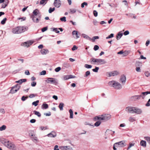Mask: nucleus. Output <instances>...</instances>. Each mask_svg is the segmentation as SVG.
I'll return each mask as SVG.
<instances>
[{
  "label": "nucleus",
  "mask_w": 150,
  "mask_h": 150,
  "mask_svg": "<svg viewBox=\"0 0 150 150\" xmlns=\"http://www.w3.org/2000/svg\"><path fill=\"white\" fill-rule=\"evenodd\" d=\"M39 102V100H37L35 101H34L32 103V104L33 105H34L35 106H36L38 105V104Z\"/></svg>",
  "instance_id": "35"
},
{
  "label": "nucleus",
  "mask_w": 150,
  "mask_h": 150,
  "mask_svg": "<svg viewBox=\"0 0 150 150\" xmlns=\"http://www.w3.org/2000/svg\"><path fill=\"white\" fill-rule=\"evenodd\" d=\"M45 82L48 83L53 84L56 85L58 84V80L54 78H48L45 80Z\"/></svg>",
  "instance_id": "4"
},
{
  "label": "nucleus",
  "mask_w": 150,
  "mask_h": 150,
  "mask_svg": "<svg viewBox=\"0 0 150 150\" xmlns=\"http://www.w3.org/2000/svg\"><path fill=\"white\" fill-rule=\"evenodd\" d=\"M134 108L130 106L127 107L126 108L125 111L128 113L134 114Z\"/></svg>",
  "instance_id": "10"
},
{
  "label": "nucleus",
  "mask_w": 150,
  "mask_h": 150,
  "mask_svg": "<svg viewBox=\"0 0 150 150\" xmlns=\"http://www.w3.org/2000/svg\"><path fill=\"white\" fill-rule=\"evenodd\" d=\"M113 87L117 89H121L122 88L121 84L115 81H113Z\"/></svg>",
  "instance_id": "8"
},
{
  "label": "nucleus",
  "mask_w": 150,
  "mask_h": 150,
  "mask_svg": "<svg viewBox=\"0 0 150 150\" xmlns=\"http://www.w3.org/2000/svg\"><path fill=\"white\" fill-rule=\"evenodd\" d=\"M40 52L42 55H46L49 53V51L47 49H42L40 50Z\"/></svg>",
  "instance_id": "19"
},
{
  "label": "nucleus",
  "mask_w": 150,
  "mask_h": 150,
  "mask_svg": "<svg viewBox=\"0 0 150 150\" xmlns=\"http://www.w3.org/2000/svg\"><path fill=\"white\" fill-rule=\"evenodd\" d=\"M25 74L27 75H30V73L29 72V71L28 70H26L25 71Z\"/></svg>",
  "instance_id": "60"
},
{
  "label": "nucleus",
  "mask_w": 150,
  "mask_h": 150,
  "mask_svg": "<svg viewBox=\"0 0 150 150\" xmlns=\"http://www.w3.org/2000/svg\"><path fill=\"white\" fill-rule=\"evenodd\" d=\"M41 108L42 109H46L48 108V105L44 103L42 105Z\"/></svg>",
  "instance_id": "27"
},
{
  "label": "nucleus",
  "mask_w": 150,
  "mask_h": 150,
  "mask_svg": "<svg viewBox=\"0 0 150 150\" xmlns=\"http://www.w3.org/2000/svg\"><path fill=\"white\" fill-rule=\"evenodd\" d=\"M99 48V46L97 45H95L94 46L93 49L95 51L98 50Z\"/></svg>",
  "instance_id": "48"
},
{
  "label": "nucleus",
  "mask_w": 150,
  "mask_h": 150,
  "mask_svg": "<svg viewBox=\"0 0 150 150\" xmlns=\"http://www.w3.org/2000/svg\"><path fill=\"white\" fill-rule=\"evenodd\" d=\"M128 120L130 122H133L136 121V119L134 117L130 116L128 118Z\"/></svg>",
  "instance_id": "22"
},
{
  "label": "nucleus",
  "mask_w": 150,
  "mask_h": 150,
  "mask_svg": "<svg viewBox=\"0 0 150 150\" xmlns=\"http://www.w3.org/2000/svg\"><path fill=\"white\" fill-rule=\"evenodd\" d=\"M36 85V83L35 81H33L31 83V86L33 87L35 86Z\"/></svg>",
  "instance_id": "54"
},
{
  "label": "nucleus",
  "mask_w": 150,
  "mask_h": 150,
  "mask_svg": "<svg viewBox=\"0 0 150 150\" xmlns=\"http://www.w3.org/2000/svg\"><path fill=\"white\" fill-rule=\"evenodd\" d=\"M0 112L2 114H4L5 112L4 109L1 108L0 109Z\"/></svg>",
  "instance_id": "53"
},
{
  "label": "nucleus",
  "mask_w": 150,
  "mask_h": 150,
  "mask_svg": "<svg viewBox=\"0 0 150 150\" xmlns=\"http://www.w3.org/2000/svg\"><path fill=\"white\" fill-rule=\"evenodd\" d=\"M120 80L122 84H124L126 81V76L124 75H122L121 76Z\"/></svg>",
  "instance_id": "13"
},
{
  "label": "nucleus",
  "mask_w": 150,
  "mask_h": 150,
  "mask_svg": "<svg viewBox=\"0 0 150 150\" xmlns=\"http://www.w3.org/2000/svg\"><path fill=\"white\" fill-rule=\"evenodd\" d=\"M78 49V47H77L76 45H74L73 46V47L72 48V51Z\"/></svg>",
  "instance_id": "58"
},
{
  "label": "nucleus",
  "mask_w": 150,
  "mask_h": 150,
  "mask_svg": "<svg viewBox=\"0 0 150 150\" xmlns=\"http://www.w3.org/2000/svg\"><path fill=\"white\" fill-rule=\"evenodd\" d=\"M134 143H130L129 144V146L127 148V149H129L130 148H131L132 146H134Z\"/></svg>",
  "instance_id": "52"
},
{
  "label": "nucleus",
  "mask_w": 150,
  "mask_h": 150,
  "mask_svg": "<svg viewBox=\"0 0 150 150\" xmlns=\"http://www.w3.org/2000/svg\"><path fill=\"white\" fill-rule=\"evenodd\" d=\"M1 143L8 148L10 149H13L15 147V145L12 144L10 141H1Z\"/></svg>",
  "instance_id": "5"
},
{
  "label": "nucleus",
  "mask_w": 150,
  "mask_h": 150,
  "mask_svg": "<svg viewBox=\"0 0 150 150\" xmlns=\"http://www.w3.org/2000/svg\"><path fill=\"white\" fill-rule=\"evenodd\" d=\"M40 129L41 130H43L47 129H48V128H47V127H44L41 126L40 127Z\"/></svg>",
  "instance_id": "47"
},
{
  "label": "nucleus",
  "mask_w": 150,
  "mask_h": 150,
  "mask_svg": "<svg viewBox=\"0 0 150 150\" xmlns=\"http://www.w3.org/2000/svg\"><path fill=\"white\" fill-rule=\"evenodd\" d=\"M33 43V42L30 41L25 42L22 44V45L25 47H28Z\"/></svg>",
  "instance_id": "15"
},
{
  "label": "nucleus",
  "mask_w": 150,
  "mask_h": 150,
  "mask_svg": "<svg viewBox=\"0 0 150 150\" xmlns=\"http://www.w3.org/2000/svg\"><path fill=\"white\" fill-rule=\"evenodd\" d=\"M27 30V28L26 27H17L13 28L12 32L13 34H19L25 32Z\"/></svg>",
  "instance_id": "2"
},
{
  "label": "nucleus",
  "mask_w": 150,
  "mask_h": 150,
  "mask_svg": "<svg viewBox=\"0 0 150 150\" xmlns=\"http://www.w3.org/2000/svg\"><path fill=\"white\" fill-rule=\"evenodd\" d=\"M35 95L34 94H31L29 96V97L30 98H32L35 97Z\"/></svg>",
  "instance_id": "63"
},
{
  "label": "nucleus",
  "mask_w": 150,
  "mask_h": 150,
  "mask_svg": "<svg viewBox=\"0 0 150 150\" xmlns=\"http://www.w3.org/2000/svg\"><path fill=\"white\" fill-rule=\"evenodd\" d=\"M62 150H71V148L69 146H62L60 147Z\"/></svg>",
  "instance_id": "21"
},
{
  "label": "nucleus",
  "mask_w": 150,
  "mask_h": 150,
  "mask_svg": "<svg viewBox=\"0 0 150 150\" xmlns=\"http://www.w3.org/2000/svg\"><path fill=\"white\" fill-rule=\"evenodd\" d=\"M88 5V4L86 2H84L81 4V7L82 8H83L84 6H87Z\"/></svg>",
  "instance_id": "42"
},
{
  "label": "nucleus",
  "mask_w": 150,
  "mask_h": 150,
  "mask_svg": "<svg viewBox=\"0 0 150 150\" xmlns=\"http://www.w3.org/2000/svg\"><path fill=\"white\" fill-rule=\"evenodd\" d=\"M48 0H41L40 2V4H45L47 3Z\"/></svg>",
  "instance_id": "37"
},
{
  "label": "nucleus",
  "mask_w": 150,
  "mask_h": 150,
  "mask_svg": "<svg viewBox=\"0 0 150 150\" xmlns=\"http://www.w3.org/2000/svg\"><path fill=\"white\" fill-rule=\"evenodd\" d=\"M21 88V86L18 84H17L14 86L12 87L10 91V93L13 94L16 92Z\"/></svg>",
  "instance_id": "7"
},
{
  "label": "nucleus",
  "mask_w": 150,
  "mask_h": 150,
  "mask_svg": "<svg viewBox=\"0 0 150 150\" xmlns=\"http://www.w3.org/2000/svg\"><path fill=\"white\" fill-rule=\"evenodd\" d=\"M125 145V144L124 141H120L119 142L115 143L113 146V149L114 150H116L117 148L120 147H122L124 146Z\"/></svg>",
  "instance_id": "6"
},
{
  "label": "nucleus",
  "mask_w": 150,
  "mask_h": 150,
  "mask_svg": "<svg viewBox=\"0 0 150 150\" xmlns=\"http://www.w3.org/2000/svg\"><path fill=\"white\" fill-rule=\"evenodd\" d=\"M143 96H144V99L145 98V96L149 94H150V91H146L145 92H143L142 93Z\"/></svg>",
  "instance_id": "31"
},
{
  "label": "nucleus",
  "mask_w": 150,
  "mask_h": 150,
  "mask_svg": "<svg viewBox=\"0 0 150 150\" xmlns=\"http://www.w3.org/2000/svg\"><path fill=\"white\" fill-rule=\"evenodd\" d=\"M84 67L87 69H91L92 68V67L91 65L88 64H85L84 65Z\"/></svg>",
  "instance_id": "38"
},
{
  "label": "nucleus",
  "mask_w": 150,
  "mask_h": 150,
  "mask_svg": "<svg viewBox=\"0 0 150 150\" xmlns=\"http://www.w3.org/2000/svg\"><path fill=\"white\" fill-rule=\"evenodd\" d=\"M100 123L101 122L100 121H99L96 122L95 123L94 125L96 127H98V126L100 125Z\"/></svg>",
  "instance_id": "40"
},
{
  "label": "nucleus",
  "mask_w": 150,
  "mask_h": 150,
  "mask_svg": "<svg viewBox=\"0 0 150 150\" xmlns=\"http://www.w3.org/2000/svg\"><path fill=\"white\" fill-rule=\"evenodd\" d=\"M57 135L56 133L54 131H52L47 135V136L50 137H55Z\"/></svg>",
  "instance_id": "18"
},
{
  "label": "nucleus",
  "mask_w": 150,
  "mask_h": 150,
  "mask_svg": "<svg viewBox=\"0 0 150 150\" xmlns=\"http://www.w3.org/2000/svg\"><path fill=\"white\" fill-rule=\"evenodd\" d=\"M26 18L25 17H22V18H18V20H20L21 19V21H23L25 20L26 19Z\"/></svg>",
  "instance_id": "62"
},
{
  "label": "nucleus",
  "mask_w": 150,
  "mask_h": 150,
  "mask_svg": "<svg viewBox=\"0 0 150 150\" xmlns=\"http://www.w3.org/2000/svg\"><path fill=\"white\" fill-rule=\"evenodd\" d=\"M106 75L108 77H110L112 75V72H108L106 74Z\"/></svg>",
  "instance_id": "39"
},
{
  "label": "nucleus",
  "mask_w": 150,
  "mask_h": 150,
  "mask_svg": "<svg viewBox=\"0 0 150 150\" xmlns=\"http://www.w3.org/2000/svg\"><path fill=\"white\" fill-rule=\"evenodd\" d=\"M6 18H4L1 22V23L2 24H4L6 22Z\"/></svg>",
  "instance_id": "46"
},
{
  "label": "nucleus",
  "mask_w": 150,
  "mask_h": 150,
  "mask_svg": "<svg viewBox=\"0 0 150 150\" xmlns=\"http://www.w3.org/2000/svg\"><path fill=\"white\" fill-rule=\"evenodd\" d=\"M150 102V98L149 99L148 101L146 103V106H150V103L149 102Z\"/></svg>",
  "instance_id": "57"
},
{
  "label": "nucleus",
  "mask_w": 150,
  "mask_h": 150,
  "mask_svg": "<svg viewBox=\"0 0 150 150\" xmlns=\"http://www.w3.org/2000/svg\"><path fill=\"white\" fill-rule=\"evenodd\" d=\"M55 10L54 8H50L49 10V12L50 13H51L52 12H53Z\"/></svg>",
  "instance_id": "43"
},
{
  "label": "nucleus",
  "mask_w": 150,
  "mask_h": 150,
  "mask_svg": "<svg viewBox=\"0 0 150 150\" xmlns=\"http://www.w3.org/2000/svg\"><path fill=\"white\" fill-rule=\"evenodd\" d=\"M52 29L53 31L57 33H59V32L58 29L60 30L61 32L63 30L62 28H59V29L57 28H52Z\"/></svg>",
  "instance_id": "23"
},
{
  "label": "nucleus",
  "mask_w": 150,
  "mask_h": 150,
  "mask_svg": "<svg viewBox=\"0 0 150 150\" xmlns=\"http://www.w3.org/2000/svg\"><path fill=\"white\" fill-rule=\"evenodd\" d=\"M6 127L5 125H3L0 127V131H2L6 129Z\"/></svg>",
  "instance_id": "32"
},
{
  "label": "nucleus",
  "mask_w": 150,
  "mask_h": 150,
  "mask_svg": "<svg viewBox=\"0 0 150 150\" xmlns=\"http://www.w3.org/2000/svg\"><path fill=\"white\" fill-rule=\"evenodd\" d=\"M81 36L84 38L89 40H91V38L88 36L84 34H82Z\"/></svg>",
  "instance_id": "24"
},
{
  "label": "nucleus",
  "mask_w": 150,
  "mask_h": 150,
  "mask_svg": "<svg viewBox=\"0 0 150 150\" xmlns=\"http://www.w3.org/2000/svg\"><path fill=\"white\" fill-rule=\"evenodd\" d=\"M76 77L72 75H65L63 76L62 79L64 80H66L74 78Z\"/></svg>",
  "instance_id": "16"
},
{
  "label": "nucleus",
  "mask_w": 150,
  "mask_h": 150,
  "mask_svg": "<svg viewBox=\"0 0 150 150\" xmlns=\"http://www.w3.org/2000/svg\"><path fill=\"white\" fill-rule=\"evenodd\" d=\"M64 104L62 103H60L59 106V107L61 110H63V107L64 106Z\"/></svg>",
  "instance_id": "29"
},
{
  "label": "nucleus",
  "mask_w": 150,
  "mask_h": 150,
  "mask_svg": "<svg viewBox=\"0 0 150 150\" xmlns=\"http://www.w3.org/2000/svg\"><path fill=\"white\" fill-rule=\"evenodd\" d=\"M140 144L141 146L144 147H146V141H140Z\"/></svg>",
  "instance_id": "34"
},
{
  "label": "nucleus",
  "mask_w": 150,
  "mask_h": 150,
  "mask_svg": "<svg viewBox=\"0 0 150 150\" xmlns=\"http://www.w3.org/2000/svg\"><path fill=\"white\" fill-rule=\"evenodd\" d=\"M111 117V116L110 114H108L99 116L96 117L95 118L96 119L97 118V119L99 120H102L105 121L109 120Z\"/></svg>",
  "instance_id": "3"
},
{
  "label": "nucleus",
  "mask_w": 150,
  "mask_h": 150,
  "mask_svg": "<svg viewBox=\"0 0 150 150\" xmlns=\"http://www.w3.org/2000/svg\"><path fill=\"white\" fill-rule=\"evenodd\" d=\"M60 20L62 21L66 22V18L65 17H63L60 18Z\"/></svg>",
  "instance_id": "49"
},
{
  "label": "nucleus",
  "mask_w": 150,
  "mask_h": 150,
  "mask_svg": "<svg viewBox=\"0 0 150 150\" xmlns=\"http://www.w3.org/2000/svg\"><path fill=\"white\" fill-rule=\"evenodd\" d=\"M145 75L147 77L149 76L150 73L148 71H146L144 73Z\"/></svg>",
  "instance_id": "51"
},
{
  "label": "nucleus",
  "mask_w": 150,
  "mask_h": 150,
  "mask_svg": "<svg viewBox=\"0 0 150 150\" xmlns=\"http://www.w3.org/2000/svg\"><path fill=\"white\" fill-rule=\"evenodd\" d=\"M90 61L91 62L94 64L102 65L107 63L105 59H101L92 58L91 59Z\"/></svg>",
  "instance_id": "1"
},
{
  "label": "nucleus",
  "mask_w": 150,
  "mask_h": 150,
  "mask_svg": "<svg viewBox=\"0 0 150 150\" xmlns=\"http://www.w3.org/2000/svg\"><path fill=\"white\" fill-rule=\"evenodd\" d=\"M123 33L122 31L119 32L116 36V38L117 40H119L123 35Z\"/></svg>",
  "instance_id": "20"
},
{
  "label": "nucleus",
  "mask_w": 150,
  "mask_h": 150,
  "mask_svg": "<svg viewBox=\"0 0 150 150\" xmlns=\"http://www.w3.org/2000/svg\"><path fill=\"white\" fill-rule=\"evenodd\" d=\"M130 52V50H125L123 52V57H125L128 55Z\"/></svg>",
  "instance_id": "25"
},
{
  "label": "nucleus",
  "mask_w": 150,
  "mask_h": 150,
  "mask_svg": "<svg viewBox=\"0 0 150 150\" xmlns=\"http://www.w3.org/2000/svg\"><path fill=\"white\" fill-rule=\"evenodd\" d=\"M144 139L146 141H150V137H144Z\"/></svg>",
  "instance_id": "50"
},
{
  "label": "nucleus",
  "mask_w": 150,
  "mask_h": 150,
  "mask_svg": "<svg viewBox=\"0 0 150 150\" xmlns=\"http://www.w3.org/2000/svg\"><path fill=\"white\" fill-rule=\"evenodd\" d=\"M69 13L73 14L76 12V10L75 9H69Z\"/></svg>",
  "instance_id": "36"
},
{
  "label": "nucleus",
  "mask_w": 150,
  "mask_h": 150,
  "mask_svg": "<svg viewBox=\"0 0 150 150\" xmlns=\"http://www.w3.org/2000/svg\"><path fill=\"white\" fill-rule=\"evenodd\" d=\"M134 113H136L137 114H140L142 112V110L137 108L135 107L134 109Z\"/></svg>",
  "instance_id": "17"
},
{
  "label": "nucleus",
  "mask_w": 150,
  "mask_h": 150,
  "mask_svg": "<svg viewBox=\"0 0 150 150\" xmlns=\"http://www.w3.org/2000/svg\"><path fill=\"white\" fill-rule=\"evenodd\" d=\"M99 69V68L98 67H96L95 68L92 69L93 71V72H98V71Z\"/></svg>",
  "instance_id": "45"
},
{
  "label": "nucleus",
  "mask_w": 150,
  "mask_h": 150,
  "mask_svg": "<svg viewBox=\"0 0 150 150\" xmlns=\"http://www.w3.org/2000/svg\"><path fill=\"white\" fill-rule=\"evenodd\" d=\"M26 81V79H21L20 80H19L18 81H16V83H18L19 84H21L22 83L24 82H25Z\"/></svg>",
  "instance_id": "26"
},
{
  "label": "nucleus",
  "mask_w": 150,
  "mask_h": 150,
  "mask_svg": "<svg viewBox=\"0 0 150 150\" xmlns=\"http://www.w3.org/2000/svg\"><path fill=\"white\" fill-rule=\"evenodd\" d=\"M99 38V37L98 36H94L93 38L92 39H91V40H92V41L93 42H94L95 41V40L96 39H98Z\"/></svg>",
  "instance_id": "41"
},
{
  "label": "nucleus",
  "mask_w": 150,
  "mask_h": 150,
  "mask_svg": "<svg viewBox=\"0 0 150 150\" xmlns=\"http://www.w3.org/2000/svg\"><path fill=\"white\" fill-rule=\"evenodd\" d=\"M34 114L37 115L38 117H40L41 116V114L39 112L34 111Z\"/></svg>",
  "instance_id": "33"
},
{
  "label": "nucleus",
  "mask_w": 150,
  "mask_h": 150,
  "mask_svg": "<svg viewBox=\"0 0 150 150\" xmlns=\"http://www.w3.org/2000/svg\"><path fill=\"white\" fill-rule=\"evenodd\" d=\"M28 97H25L24 96H23L21 98V100L23 101H24Z\"/></svg>",
  "instance_id": "64"
},
{
  "label": "nucleus",
  "mask_w": 150,
  "mask_h": 150,
  "mask_svg": "<svg viewBox=\"0 0 150 150\" xmlns=\"http://www.w3.org/2000/svg\"><path fill=\"white\" fill-rule=\"evenodd\" d=\"M143 95L141 93L140 95L134 96L131 97V100L133 101H135L137 100H139L141 97L142 99H144V96H142Z\"/></svg>",
  "instance_id": "9"
},
{
  "label": "nucleus",
  "mask_w": 150,
  "mask_h": 150,
  "mask_svg": "<svg viewBox=\"0 0 150 150\" xmlns=\"http://www.w3.org/2000/svg\"><path fill=\"white\" fill-rule=\"evenodd\" d=\"M33 21L35 23H38L40 20L41 16H35L33 17H31Z\"/></svg>",
  "instance_id": "11"
},
{
  "label": "nucleus",
  "mask_w": 150,
  "mask_h": 150,
  "mask_svg": "<svg viewBox=\"0 0 150 150\" xmlns=\"http://www.w3.org/2000/svg\"><path fill=\"white\" fill-rule=\"evenodd\" d=\"M120 74L119 71L117 70H115L113 71V76H116L119 75Z\"/></svg>",
  "instance_id": "30"
},
{
  "label": "nucleus",
  "mask_w": 150,
  "mask_h": 150,
  "mask_svg": "<svg viewBox=\"0 0 150 150\" xmlns=\"http://www.w3.org/2000/svg\"><path fill=\"white\" fill-rule=\"evenodd\" d=\"M61 70V68L60 67H58L56 68L55 69V71L56 72L59 71Z\"/></svg>",
  "instance_id": "56"
},
{
  "label": "nucleus",
  "mask_w": 150,
  "mask_h": 150,
  "mask_svg": "<svg viewBox=\"0 0 150 150\" xmlns=\"http://www.w3.org/2000/svg\"><path fill=\"white\" fill-rule=\"evenodd\" d=\"M41 16L40 13L38 10L37 9H35L33 12V14L31 17H33L35 16Z\"/></svg>",
  "instance_id": "12"
},
{
  "label": "nucleus",
  "mask_w": 150,
  "mask_h": 150,
  "mask_svg": "<svg viewBox=\"0 0 150 150\" xmlns=\"http://www.w3.org/2000/svg\"><path fill=\"white\" fill-rule=\"evenodd\" d=\"M129 34V32L128 30H126L125 31L124 33V34L125 35H128Z\"/></svg>",
  "instance_id": "61"
},
{
  "label": "nucleus",
  "mask_w": 150,
  "mask_h": 150,
  "mask_svg": "<svg viewBox=\"0 0 150 150\" xmlns=\"http://www.w3.org/2000/svg\"><path fill=\"white\" fill-rule=\"evenodd\" d=\"M93 13L94 15L95 16L97 17V16L98 12L94 10L93 11Z\"/></svg>",
  "instance_id": "55"
},
{
  "label": "nucleus",
  "mask_w": 150,
  "mask_h": 150,
  "mask_svg": "<svg viewBox=\"0 0 150 150\" xmlns=\"http://www.w3.org/2000/svg\"><path fill=\"white\" fill-rule=\"evenodd\" d=\"M90 72L89 71H88L86 72L85 74L84 75V77H87L88 75H90Z\"/></svg>",
  "instance_id": "44"
},
{
  "label": "nucleus",
  "mask_w": 150,
  "mask_h": 150,
  "mask_svg": "<svg viewBox=\"0 0 150 150\" xmlns=\"http://www.w3.org/2000/svg\"><path fill=\"white\" fill-rule=\"evenodd\" d=\"M69 112L70 113V116L69 117L70 118H73V112L72 110L71 109H70L69 110Z\"/></svg>",
  "instance_id": "28"
},
{
  "label": "nucleus",
  "mask_w": 150,
  "mask_h": 150,
  "mask_svg": "<svg viewBox=\"0 0 150 150\" xmlns=\"http://www.w3.org/2000/svg\"><path fill=\"white\" fill-rule=\"evenodd\" d=\"M54 5L56 7H59L61 5V1L60 0H54Z\"/></svg>",
  "instance_id": "14"
},
{
  "label": "nucleus",
  "mask_w": 150,
  "mask_h": 150,
  "mask_svg": "<svg viewBox=\"0 0 150 150\" xmlns=\"http://www.w3.org/2000/svg\"><path fill=\"white\" fill-rule=\"evenodd\" d=\"M46 74V71L45 70L42 71L40 72L41 75H45Z\"/></svg>",
  "instance_id": "59"
}]
</instances>
